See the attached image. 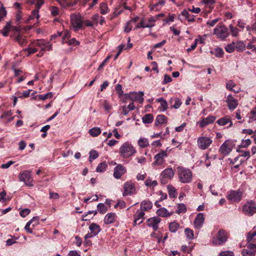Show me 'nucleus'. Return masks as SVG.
I'll list each match as a JSON object with an SVG mask.
<instances>
[{"instance_id": "nucleus-18", "label": "nucleus", "mask_w": 256, "mask_h": 256, "mask_svg": "<svg viewBox=\"0 0 256 256\" xmlns=\"http://www.w3.org/2000/svg\"><path fill=\"white\" fill-rule=\"evenodd\" d=\"M161 220L158 216L150 218L147 220V224L149 227H152L154 230H156L158 228V224Z\"/></svg>"}, {"instance_id": "nucleus-40", "label": "nucleus", "mask_w": 256, "mask_h": 256, "mask_svg": "<svg viewBox=\"0 0 256 256\" xmlns=\"http://www.w3.org/2000/svg\"><path fill=\"white\" fill-rule=\"evenodd\" d=\"M100 10L102 14H106L110 11L108 4L106 3H102L100 4Z\"/></svg>"}, {"instance_id": "nucleus-13", "label": "nucleus", "mask_w": 256, "mask_h": 256, "mask_svg": "<svg viewBox=\"0 0 256 256\" xmlns=\"http://www.w3.org/2000/svg\"><path fill=\"white\" fill-rule=\"evenodd\" d=\"M144 212L140 210H138L134 214V226H136L137 224H142L144 220Z\"/></svg>"}, {"instance_id": "nucleus-7", "label": "nucleus", "mask_w": 256, "mask_h": 256, "mask_svg": "<svg viewBox=\"0 0 256 256\" xmlns=\"http://www.w3.org/2000/svg\"><path fill=\"white\" fill-rule=\"evenodd\" d=\"M212 143L210 138L206 136H200L198 138L197 144L198 148L202 150L207 149Z\"/></svg>"}, {"instance_id": "nucleus-15", "label": "nucleus", "mask_w": 256, "mask_h": 256, "mask_svg": "<svg viewBox=\"0 0 256 256\" xmlns=\"http://www.w3.org/2000/svg\"><path fill=\"white\" fill-rule=\"evenodd\" d=\"M126 171L125 167L119 164L114 168V176L116 179H119L126 173Z\"/></svg>"}, {"instance_id": "nucleus-27", "label": "nucleus", "mask_w": 256, "mask_h": 256, "mask_svg": "<svg viewBox=\"0 0 256 256\" xmlns=\"http://www.w3.org/2000/svg\"><path fill=\"white\" fill-rule=\"evenodd\" d=\"M89 230L95 236L101 231L100 226L95 223H92L90 225Z\"/></svg>"}, {"instance_id": "nucleus-61", "label": "nucleus", "mask_w": 256, "mask_h": 256, "mask_svg": "<svg viewBox=\"0 0 256 256\" xmlns=\"http://www.w3.org/2000/svg\"><path fill=\"white\" fill-rule=\"evenodd\" d=\"M256 240V231L253 233L249 232L247 236V241L250 242L252 239Z\"/></svg>"}, {"instance_id": "nucleus-10", "label": "nucleus", "mask_w": 256, "mask_h": 256, "mask_svg": "<svg viewBox=\"0 0 256 256\" xmlns=\"http://www.w3.org/2000/svg\"><path fill=\"white\" fill-rule=\"evenodd\" d=\"M168 156L166 150H162L160 152L156 154L154 156V161L152 163L154 166H162L165 162V158Z\"/></svg>"}, {"instance_id": "nucleus-20", "label": "nucleus", "mask_w": 256, "mask_h": 256, "mask_svg": "<svg viewBox=\"0 0 256 256\" xmlns=\"http://www.w3.org/2000/svg\"><path fill=\"white\" fill-rule=\"evenodd\" d=\"M216 123L220 126H224L227 124H228V128H230L233 125L231 118L230 116L228 115H226L218 120L216 121Z\"/></svg>"}, {"instance_id": "nucleus-62", "label": "nucleus", "mask_w": 256, "mask_h": 256, "mask_svg": "<svg viewBox=\"0 0 256 256\" xmlns=\"http://www.w3.org/2000/svg\"><path fill=\"white\" fill-rule=\"evenodd\" d=\"M53 96L52 92H49L44 95H40L39 98L42 100H45L48 98H52Z\"/></svg>"}, {"instance_id": "nucleus-1", "label": "nucleus", "mask_w": 256, "mask_h": 256, "mask_svg": "<svg viewBox=\"0 0 256 256\" xmlns=\"http://www.w3.org/2000/svg\"><path fill=\"white\" fill-rule=\"evenodd\" d=\"M136 148L128 142L123 143L119 148V154L120 157L124 158H129L136 153Z\"/></svg>"}, {"instance_id": "nucleus-26", "label": "nucleus", "mask_w": 256, "mask_h": 256, "mask_svg": "<svg viewBox=\"0 0 256 256\" xmlns=\"http://www.w3.org/2000/svg\"><path fill=\"white\" fill-rule=\"evenodd\" d=\"M92 19L94 24L97 26L98 24L102 25L105 22L104 18L100 16L98 14H95L92 16Z\"/></svg>"}, {"instance_id": "nucleus-39", "label": "nucleus", "mask_w": 256, "mask_h": 256, "mask_svg": "<svg viewBox=\"0 0 256 256\" xmlns=\"http://www.w3.org/2000/svg\"><path fill=\"white\" fill-rule=\"evenodd\" d=\"M236 44L237 45V52H242L246 50V46L243 41H236Z\"/></svg>"}, {"instance_id": "nucleus-50", "label": "nucleus", "mask_w": 256, "mask_h": 256, "mask_svg": "<svg viewBox=\"0 0 256 256\" xmlns=\"http://www.w3.org/2000/svg\"><path fill=\"white\" fill-rule=\"evenodd\" d=\"M231 34L232 36L236 37L238 35L239 30L238 28L233 26L232 25L230 26Z\"/></svg>"}, {"instance_id": "nucleus-32", "label": "nucleus", "mask_w": 256, "mask_h": 256, "mask_svg": "<svg viewBox=\"0 0 256 256\" xmlns=\"http://www.w3.org/2000/svg\"><path fill=\"white\" fill-rule=\"evenodd\" d=\"M14 39L20 46H24L26 42V37L20 34L16 36Z\"/></svg>"}, {"instance_id": "nucleus-37", "label": "nucleus", "mask_w": 256, "mask_h": 256, "mask_svg": "<svg viewBox=\"0 0 256 256\" xmlns=\"http://www.w3.org/2000/svg\"><path fill=\"white\" fill-rule=\"evenodd\" d=\"M138 143V146L142 148H146L149 146L148 140L146 138H140Z\"/></svg>"}, {"instance_id": "nucleus-41", "label": "nucleus", "mask_w": 256, "mask_h": 256, "mask_svg": "<svg viewBox=\"0 0 256 256\" xmlns=\"http://www.w3.org/2000/svg\"><path fill=\"white\" fill-rule=\"evenodd\" d=\"M108 165L106 162L100 163L96 168V171L98 172H104L107 168Z\"/></svg>"}, {"instance_id": "nucleus-55", "label": "nucleus", "mask_w": 256, "mask_h": 256, "mask_svg": "<svg viewBox=\"0 0 256 256\" xmlns=\"http://www.w3.org/2000/svg\"><path fill=\"white\" fill-rule=\"evenodd\" d=\"M10 28H11L10 24V23H8L2 30V34L3 36H8V32L10 30Z\"/></svg>"}, {"instance_id": "nucleus-23", "label": "nucleus", "mask_w": 256, "mask_h": 256, "mask_svg": "<svg viewBox=\"0 0 256 256\" xmlns=\"http://www.w3.org/2000/svg\"><path fill=\"white\" fill-rule=\"evenodd\" d=\"M152 202L149 200H143L140 203V210L144 212L145 211H148L152 209Z\"/></svg>"}, {"instance_id": "nucleus-19", "label": "nucleus", "mask_w": 256, "mask_h": 256, "mask_svg": "<svg viewBox=\"0 0 256 256\" xmlns=\"http://www.w3.org/2000/svg\"><path fill=\"white\" fill-rule=\"evenodd\" d=\"M228 106L230 110H234L238 106V100L231 94L228 95L226 100Z\"/></svg>"}, {"instance_id": "nucleus-17", "label": "nucleus", "mask_w": 256, "mask_h": 256, "mask_svg": "<svg viewBox=\"0 0 256 256\" xmlns=\"http://www.w3.org/2000/svg\"><path fill=\"white\" fill-rule=\"evenodd\" d=\"M227 198L232 202H239L242 199V192L239 191L232 190L227 196Z\"/></svg>"}, {"instance_id": "nucleus-14", "label": "nucleus", "mask_w": 256, "mask_h": 256, "mask_svg": "<svg viewBox=\"0 0 256 256\" xmlns=\"http://www.w3.org/2000/svg\"><path fill=\"white\" fill-rule=\"evenodd\" d=\"M204 216L203 213H198L194 222V227L196 229H200L202 228L204 222Z\"/></svg>"}, {"instance_id": "nucleus-52", "label": "nucleus", "mask_w": 256, "mask_h": 256, "mask_svg": "<svg viewBox=\"0 0 256 256\" xmlns=\"http://www.w3.org/2000/svg\"><path fill=\"white\" fill-rule=\"evenodd\" d=\"M39 18V10H38V9H36L32 11V14L30 16V20H33L34 18L38 19Z\"/></svg>"}, {"instance_id": "nucleus-3", "label": "nucleus", "mask_w": 256, "mask_h": 256, "mask_svg": "<svg viewBox=\"0 0 256 256\" xmlns=\"http://www.w3.org/2000/svg\"><path fill=\"white\" fill-rule=\"evenodd\" d=\"M70 23L72 28L76 32L82 27V18L79 14H72L70 15Z\"/></svg>"}, {"instance_id": "nucleus-36", "label": "nucleus", "mask_w": 256, "mask_h": 256, "mask_svg": "<svg viewBox=\"0 0 256 256\" xmlns=\"http://www.w3.org/2000/svg\"><path fill=\"white\" fill-rule=\"evenodd\" d=\"M180 226V224L176 222H171L169 224V230L172 232H176Z\"/></svg>"}, {"instance_id": "nucleus-28", "label": "nucleus", "mask_w": 256, "mask_h": 256, "mask_svg": "<svg viewBox=\"0 0 256 256\" xmlns=\"http://www.w3.org/2000/svg\"><path fill=\"white\" fill-rule=\"evenodd\" d=\"M156 101L160 102V106L159 109L162 112H165L168 108V102L162 98H159L156 100Z\"/></svg>"}, {"instance_id": "nucleus-42", "label": "nucleus", "mask_w": 256, "mask_h": 256, "mask_svg": "<svg viewBox=\"0 0 256 256\" xmlns=\"http://www.w3.org/2000/svg\"><path fill=\"white\" fill-rule=\"evenodd\" d=\"M100 132V128L98 127L92 128L89 131L90 134L92 136H97Z\"/></svg>"}, {"instance_id": "nucleus-5", "label": "nucleus", "mask_w": 256, "mask_h": 256, "mask_svg": "<svg viewBox=\"0 0 256 256\" xmlns=\"http://www.w3.org/2000/svg\"><path fill=\"white\" fill-rule=\"evenodd\" d=\"M174 175V172L172 168L164 170L160 175V182L162 184H166L172 180Z\"/></svg>"}, {"instance_id": "nucleus-31", "label": "nucleus", "mask_w": 256, "mask_h": 256, "mask_svg": "<svg viewBox=\"0 0 256 256\" xmlns=\"http://www.w3.org/2000/svg\"><path fill=\"white\" fill-rule=\"evenodd\" d=\"M167 189L170 198H174L176 196V190L174 186L172 185H168Z\"/></svg>"}, {"instance_id": "nucleus-58", "label": "nucleus", "mask_w": 256, "mask_h": 256, "mask_svg": "<svg viewBox=\"0 0 256 256\" xmlns=\"http://www.w3.org/2000/svg\"><path fill=\"white\" fill-rule=\"evenodd\" d=\"M251 144V140L249 138L246 140H243L242 141L241 145L240 146L242 148H247Z\"/></svg>"}, {"instance_id": "nucleus-51", "label": "nucleus", "mask_w": 256, "mask_h": 256, "mask_svg": "<svg viewBox=\"0 0 256 256\" xmlns=\"http://www.w3.org/2000/svg\"><path fill=\"white\" fill-rule=\"evenodd\" d=\"M98 156V152L94 150H92L90 152L89 160L91 162L93 160L96 159Z\"/></svg>"}, {"instance_id": "nucleus-46", "label": "nucleus", "mask_w": 256, "mask_h": 256, "mask_svg": "<svg viewBox=\"0 0 256 256\" xmlns=\"http://www.w3.org/2000/svg\"><path fill=\"white\" fill-rule=\"evenodd\" d=\"M236 86L235 83L232 80H229L226 84V88L230 90L234 91V92H239L240 90H234L232 88Z\"/></svg>"}, {"instance_id": "nucleus-54", "label": "nucleus", "mask_w": 256, "mask_h": 256, "mask_svg": "<svg viewBox=\"0 0 256 256\" xmlns=\"http://www.w3.org/2000/svg\"><path fill=\"white\" fill-rule=\"evenodd\" d=\"M242 256H255V253L250 250H243L242 252Z\"/></svg>"}, {"instance_id": "nucleus-44", "label": "nucleus", "mask_w": 256, "mask_h": 256, "mask_svg": "<svg viewBox=\"0 0 256 256\" xmlns=\"http://www.w3.org/2000/svg\"><path fill=\"white\" fill-rule=\"evenodd\" d=\"M184 234L186 238L190 240H192L194 238V231L190 228L185 229Z\"/></svg>"}, {"instance_id": "nucleus-9", "label": "nucleus", "mask_w": 256, "mask_h": 256, "mask_svg": "<svg viewBox=\"0 0 256 256\" xmlns=\"http://www.w3.org/2000/svg\"><path fill=\"white\" fill-rule=\"evenodd\" d=\"M123 196H130L136 193V187L134 184L130 181L126 182L123 186Z\"/></svg>"}, {"instance_id": "nucleus-38", "label": "nucleus", "mask_w": 256, "mask_h": 256, "mask_svg": "<svg viewBox=\"0 0 256 256\" xmlns=\"http://www.w3.org/2000/svg\"><path fill=\"white\" fill-rule=\"evenodd\" d=\"M173 102H174V104L173 106H171V108H174L175 109H178V108L182 104V102H181V100H180V98H172L170 100V103H172Z\"/></svg>"}, {"instance_id": "nucleus-16", "label": "nucleus", "mask_w": 256, "mask_h": 256, "mask_svg": "<svg viewBox=\"0 0 256 256\" xmlns=\"http://www.w3.org/2000/svg\"><path fill=\"white\" fill-rule=\"evenodd\" d=\"M144 92H132L130 94L129 98L130 100L138 102L142 104L144 102Z\"/></svg>"}, {"instance_id": "nucleus-56", "label": "nucleus", "mask_w": 256, "mask_h": 256, "mask_svg": "<svg viewBox=\"0 0 256 256\" xmlns=\"http://www.w3.org/2000/svg\"><path fill=\"white\" fill-rule=\"evenodd\" d=\"M214 55L218 58H221L223 56L224 51L221 48H216L214 50Z\"/></svg>"}, {"instance_id": "nucleus-64", "label": "nucleus", "mask_w": 256, "mask_h": 256, "mask_svg": "<svg viewBox=\"0 0 256 256\" xmlns=\"http://www.w3.org/2000/svg\"><path fill=\"white\" fill-rule=\"evenodd\" d=\"M30 209L25 208V209L22 210L20 212V214L21 216L24 218L30 213Z\"/></svg>"}, {"instance_id": "nucleus-8", "label": "nucleus", "mask_w": 256, "mask_h": 256, "mask_svg": "<svg viewBox=\"0 0 256 256\" xmlns=\"http://www.w3.org/2000/svg\"><path fill=\"white\" fill-rule=\"evenodd\" d=\"M214 34L218 38L224 40L228 36V29L224 25L219 26L214 28Z\"/></svg>"}, {"instance_id": "nucleus-34", "label": "nucleus", "mask_w": 256, "mask_h": 256, "mask_svg": "<svg viewBox=\"0 0 256 256\" xmlns=\"http://www.w3.org/2000/svg\"><path fill=\"white\" fill-rule=\"evenodd\" d=\"M153 120L154 116L150 114H146L142 118V122L145 124H150L152 122Z\"/></svg>"}, {"instance_id": "nucleus-43", "label": "nucleus", "mask_w": 256, "mask_h": 256, "mask_svg": "<svg viewBox=\"0 0 256 256\" xmlns=\"http://www.w3.org/2000/svg\"><path fill=\"white\" fill-rule=\"evenodd\" d=\"M178 209L176 212L178 214L180 213H185L186 212V208L184 204H178L177 206Z\"/></svg>"}, {"instance_id": "nucleus-35", "label": "nucleus", "mask_w": 256, "mask_h": 256, "mask_svg": "<svg viewBox=\"0 0 256 256\" xmlns=\"http://www.w3.org/2000/svg\"><path fill=\"white\" fill-rule=\"evenodd\" d=\"M12 115L11 111H6L1 116L0 118L4 119L7 122H9L14 119V117H12Z\"/></svg>"}, {"instance_id": "nucleus-4", "label": "nucleus", "mask_w": 256, "mask_h": 256, "mask_svg": "<svg viewBox=\"0 0 256 256\" xmlns=\"http://www.w3.org/2000/svg\"><path fill=\"white\" fill-rule=\"evenodd\" d=\"M228 238V234L222 229L218 230L216 236L212 238V242L214 245L220 246L225 243Z\"/></svg>"}, {"instance_id": "nucleus-45", "label": "nucleus", "mask_w": 256, "mask_h": 256, "mask_svg": "<svg viewBox=\"0 0 256 256\" xmlns=\"http://www.w3.org/2000/svg\"><path fill=\"white\" fill-rule=\"evenodd\" d=\"M34 220H36V222H38V218H32L31 220H30L28 222H27L24 227L26 230L30 234H32V230L30 228V225L32 223V221Z\"/></svg>"}, {"instance_id": "nucleus-11", "label": "nucleus", "mask_w": 256, "mask_h": 256, "mask_svg": "<svg viewBox=\"0 0 256 256\" xmlns=\"http://www.w3.org/2000/svg\"><path fill=\"white\" fill-rule=\"evenodd\" d=\"M242 210L246 215L252 216L256 212V204L253 202H248L243 206Z\"/></svg>"}, {"instance_id": "nucleus-6", "label": "nucleus", "mask_w": 256, "mask_h": 256, "mask_svg": "<svg viewBox=\"0 0 256 256\" xmlns=\"http://www.w3.org/2000/svg\"><path fill=\"white\" fill-rule=\"evenodd\" d=\"M20 181L24 182V184L30 187L34 186L32 184L33 179L31 176V172L29 170H24L18 174Z\"/></svg>"}, {"instance_id": "nucleus-57", "label": "nucleus", "mask_w": 256, "mask_h": 256, "mask_svg": "<svg viewBox=\"0 0 256 256\" xmlns=\"http://www.w3.org/2000/svg\"><path fill=\"white\" fill-rule=\"evenodd\" d=\"M51 14L53 16H56L59 14V9L58 8L52 6L50 8Z\"/></svg>"}, {"instance_id": "nucleus-49", "label": "nucleus", "mask_w": 256, "mask_h": 256, "mask_svg": "<svg viewBox=\"0 0 256 256\" xmlns=\"http://www.w3.org/2000/svg\"><path fill=\"white\" fill-rule=\"evenodd\" d=\"M144 184L147 186L152 187H154L158 184V182L156 180H152L149 178H148L145 180Z\"/></svg>"}, {"instance_id": "nucleus-24", "label": "nucleus", "mask_w": 256, "mask_h": 256, "mask_svg": "<svg viewBox=\"0 0 256 256\" xmlns=\"http://www.w3.org/2000/svg\"><path fill=\"white\" fill-rule=\"evenodd\" d=\"M116 219V214L114 212L107 214L104 216V222L105 224H108L114 222Z\"/></svg>"}, {"instance_id": "nucleus-30", "label": "nucleus", "mask_w": 256, "mask_h": 256, "mask_svg": "<svg viewBox=\"0 0 256 256\" xmlns=\"http://www.w3.org/2000/svg\"><path fill=\"white\" fill-rule=\"evenodd\" d=\"M248 122L249 123L256 120V108H254L251 110L248 114Z\"/></svg>"}, {"instance_id": "nucleus-21", "label": "nucleus", "mask_w": 256, "mask_h": 256, "mask_svg": "<svg viewBox=\"0 0 256 256\" xmlns=\"http://www.w3.org/2000/svg\"><path fill=\"white\" fill-rule=\"evenodd\" d=\"M216 118L212 116H210L207 118H202L198 122L201 128L204 127L210 124H212L216 120Z\"/></svg>"}, {"instance_id": "nucleus-63", "label": "nucleus", "mask_w": 256, "mask_h": 256, "mask_svg": "<svg viewBox=\"0 0 256 256\" xmlns=\"http://www.w3.org/2000/svg\"><path fill=\"white\" fill-rule=\"evenodd\" d=\"M218 256H234V255L232 251L228 250L220 252Z\"/></svg>"}, {"instance_id": "nucleus-2", "label": "nucleus", "mask_w": 256, "mask_h": 256, "mask_svg": "<svg viewBox=\"0 0 256 256\" xmlns=\"http://www.w3.org/2000/svg\"><path fill=\"white\" fill-rule=\"evenodd\" d=\"M177 174L180 182L184 184L190 182L192 174L190 169L179 166L177 168Z\"/></svg>"}, {"instance_id": "nucleus-59", "label": "nucleus", "mask_w": 256, "mask_h": 256, "mask_svg": "<svg viewBox=\"0 0 256 256\" xmlns=\"http://www.w3.org/2000/svg\"><path fill=\"white\" fill-rule=\"evenodd\" d=\"M150 26H146V22H144V21L142 20H141L140 22V23H138L136 25V28H149Z\"/></svg>"}, {"instance_id": "nucleus-33", "label": "nucleus", "mask_w": 256, "mask_h": 256, "mask_svg": "<svg viewBox=\"0 0 256 256\" xmlns=\"http://www.w3.org/2000/svg\"><path fill=\"white\" fill-rule=\"evenodd\" d=\"M181 14L184 16L188 22H193L195 20L194 16V15H190L188 10H184L181 12Z\"/></svg>"}, {"instance_id": "nucleus-29", "label": "nucleus", "mask_w": 256, "mask_h": 256, "mask_svg": "<svg viewBox=\"0 0 256 256\" xmlns=\"http://www.w3.org/2000/svg\"><path fill=\"white\" fill-rule=\"evenodd\" d=\"M138 20V18H136L132 20H130L124 26V31L126 32H130L132 28V24L136 23Z\"/></svg>"}, {"instance_id": "nucleus-47", "label": "nucleus", "mask_w": 256, "mask_h": 256, "mask_svg": "<svg viewBox=\"0 0 256 256\" xmlns=\"http://www.w3.org/2000/svg\"><path fill=\"white\" fill-rule=\"evenodd\" d=\"M97 208L98 212L102 214H104L108 210L106 206L102 203L98 204Z\"/></svg>"}, {"instance_id": "nucleus-53", "label": "nucleus", "mask_w": 256, "mask_h": 256, "mask_svg": "<svg viewBox=\"0 0 256 256\" xmlns=\"http://www.w3.org/2000/svg\"><path fill=\"white\" fill-rule=\"evenodd\" d=\"M234 42H232V43L227 44L225 47L226 50L229 53H231L234 52Z\"/></svg>"}, {"instance_id": "nucleus-60", "label": "nucleus", "mask_w": 256, "mask_h": 256, "mask_svg": "<svg viewBox=\"0 0 256 256\" xmlns=\"http://www.w3.org/2000/svg\"><path fill=\"white\" fill-rule=\"evenodd\" d=\"M156 22V19L152 16L148 19V22H146V26H150L149 28H152L154 26V24Z\"/></svg>"}, {"instance_id": "nucleus-48", "label": "nucleus", "mask_w": 256, "mask_h": 256, "mask_svg": "<svg viewBox=\"0 0 256 256\" xmlns=\"http://www.w3.org/2000/svg\"><path fill=\"white\" fill-rule=\"evenodd\" d=\"M32 91L31 90H28L22 93H21L20 92H18L16 93V94L20 98H26L30 96V92Z\"/></svg>"}, {"instance_id": "nucleus-12", "label": "nucleus", "mask_w": 256, "mask_h": 256, "mask_svg": "<svg viewBox=\"0 0 256 256\" xmlns=\"http://www.w3.org/2000/svg\"><path fill=\"white\" fill-rule=\"evenodd\" d=\"M232 143L229 140H226L220 146L219 152L224 156H227L232 150Z\"/></svg>"}, {"instance_id": "nucleus-25", "label": "nucleus", "mask_w": 256, "mask_h": 256, "mask_svg": "<svg viewBox=\"0 0 256 256\" xmlns=\"http://www.w3.org/2000/svg\"><path fill=\"white\" fill-rule=\"evenodd\" d=\"M156 213L160 216L166 218L172 216L174 214V212H170L166 208H161L156 210Z\"/></svg>"}, {"instance_id": "nucleus-22", "label": "nucleus", "mask_w": 256, "mask_h": 256, "mask_svg": "<svg viewBox=\"0 0 256 256\" xmlns=\"http://www.w3.org/2000/svg\"><path fill=\"white\" fill-rule=\"evenodd\" d=\"M168 121L167 118L162 114L158 115L155 120L154 126L158 127L162 124H166Z\"/></svg>"}]
</instances>
